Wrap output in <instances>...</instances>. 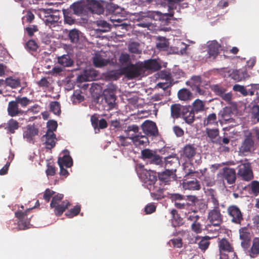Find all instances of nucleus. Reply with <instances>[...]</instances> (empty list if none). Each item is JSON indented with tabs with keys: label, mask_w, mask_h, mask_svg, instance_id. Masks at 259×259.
<instances>
[{
	"label": "nucleus",
	"mask_w": 259,
	"mask_h": 259,
	"mask_svg": "<svg viewBox=\"0 0 259 259\" xmlns=\"http://www.w3.org/2000/svg\"><path fill=\"white\" fill-rule=\"evenodd\" d=\"M73 14L77 16L88 15L89 13L101 14L104 12L103 6L96 0H79L70 6Z\"/></svg>",
	"instance_id": "f257e3e1"
},
{
	"label": "nucleus",
	"mask_w": 259,
	"mask_h": 259,
	"mask_svg": "<svg viewBox=\"0 0 259 259\" xmlns=\"http://www.w3.org/2000/svg\"><path fill=\"white\" fill-rule=\"evenodd\" d=\"M139 132L138 125L133 124L128 125L124 132L126 133L129 139L132 140L133 143L136 146H145L149 143V140L147 136L142 135L141 134H136Z\"/></svg>",
	"instance_id": "f03ea898"
},
{
	"label": "nucleus",
	"mask_w": 259,
	"mask_h": 259,
	"mask_svg": "<svg viewBox=\"0 0 259 259\" xmlns=\"http://www.w3.org/2000/svg\"><path fill=\"white\" fill-rule=\"evenodd\" d=\"M63 197V194H58L53 197L50 203L51 208L54 209V213L57 217L61 216L71 205V203L67 200L62 201Z\"/></svg>",
	"instance_id": "7ed1b4c3"
},
{
	"label": "nucleus",
	"mask_w": 259,
	"mask_h": 259,
	"mask_svg": "<svg viewBox=\"0 0 259 259\" xmlns=\"http://www.w3.org/2000/svg\"><path fill=\"white\" fill-rule=\"evenodd\" d=\"M227 214L230 221L235 225L241 226L244 221L243 212L236 205L228 206L226 210Z\"/></svg>",
	"instance_id": "20e7f679"
},
{
	"label": "nucleus",
	"mask_w": 259,
	"mask_h": 259,
	"mask_svg": "<svg viewBox=\"0 0 259 259\" xmlns=\"http://www.w3.org/2000/svg\"><path fill=\"white\" fill-rule=\"evenodd\" d=\"M122 72L130 79L138 77L144 73L141 63L136 64H130L122 68Z\"/></svg>",
	"instance_id": "39448f33"
},
{
	"label": "nucleus",
	"mask_w": 259,
	"mask_h": 259,
	"mask_svg": "<svg viewBox=\"0 0 259 259\" xmlns=\"http://www.w3.org/2000/svg\"><path fill=\"white\" fill-rule=\"evenodd\" d=\"M139 177L147 189L157 181L156 172L153 170L143 169L139 174Z\"/></svg>",
	"instance_id": "423d86ee"
},
{
	"label": "nucleus",
	"mask_w": 259,
	"mask_h": 259,
	"mask_svg": "<svg viewBox=\"0 0 259 259\" xmlns=\"http://www.w3.org/2000/svg\"><path fill=\"white\" fill-rule=\"evenodd\" d=\"M223 216L221 213L219 208H213L209 210L207 215V220L210 224L208 226H213L219 227L223 222Z\"/></svg>",
	"instance_id": "0eeeda50"
},
{
	"label": "nucleus",
	"mask_w": 259,
	"mask_h": 259,
	"mask_svg": "<svg viewBox=\"0 0 259 259\" xmlns=\"http://www.w3.org/2000/svg\"><path fill=\"white\" fill-rule=\"evenodd\" d=\"M33 208H27L25 211L18 210L15 213V217L19 220L18 225L20 230H25L29 228L30 219L28 218V213Z\"/></svg>",
	"instance_id": "6e6552de"
},
{
	"label": "nucleus",
	"mask_w": 259,
	"mask_h": 259,
	"mask_svg": "<svg viewBox=\"0 0 259 259\" xmlns=\"http://www.w3.org/2000/svg\"><path fill=\"white\" fill-rule=\"evenodd\" d=\"M141 128L146 136L149 137H157L158 130L156 123L150 120L145 121L141 125Z\"/></svg>",
	"instance_id": "1a4fd4ad"
},
{
	"label": "nucleus",
	"mask_w": 259,
	"mask_h": 259,
	"mask_svg": "<svg viewBox=\"0 0 259 259\" xmlns=\"http://www.w3.org/2000/svg\"><path fill=\"white\" fill-rule=\"evenodd\" d=\"M197 153V148L193 144H186L182 149L181 154L182 158L191 161Z\"/></svg>",
	"instance_id": "9d476101"
},
{
	"label": "nucleus",
	"mask_w": 259,
	"mask_h": 259,
	"mask_svg": "<svg viewBox=\"0 0 259 259\" xmlns=\"http://www.w3.org/2000/svg\"><path fill=\"white\" fill-rule=\"evenodd\" d=\"M159 180L164 184L168 185L169 182L176 180V174L174 168L171 169H165L162 172L158 173Z\"/></svg>",
	"instance_id": "9b49d317"
},
{
	"label": "nucleus",
	"mask_w": 259,
	"mask_h": 259,
	"mask_svg": "<svg viewBox=\"0 0 259 259\" xmlns=\"http://www.w3.org/2000/svg\"><path fill=\"white\" fill-rule=\"evenodd\" d=\"M150 192L151 197L155 200H160L164 197V189L162 185L156 182L148 188Z\"/></svg>",
	"instance_id": "f8f14e48"
},
{
	"label": "nucleus",
	"mask_w": 259,
	"mask_h": 259,
	"mask_svg": "<svg viewBox=\"0 0 259 259\" xmlns=\"http://www.w3.org/2000/svg\"><path fill=\"white\" fill-rule=\"evenodd\" d=\"M238 175L245 181H250L253 178V174L249 164L244 163L240 165Z\"/></svg>",
	"instance_id": "ddd939ff"
},
{
	"label": "nucleus",
	"mask_w": 259,
	"mask_h": 259,
	"mask_svg": "<svg viewBox=\"0 0 259 259\" xmlns=\"http://www.w3.org/2000/svg\"><path fill=\"white\" fill-rule=\"evenodd\" d=\"M254 150V142L252 139L251 136L248 135L247 136L242 143L239 148L240 153L246 155L247 153L251 152Z\"/></svg>",
	"instance_id": "4468645a"
},
{
	"label": "nucleus",
	"mask_w": 259,
	"mask_h": 259,
	"mask_svg": "<svg viewBox=\"0 0 259 259\" xmlns=\"http://www.w3.org/2000/svg\"><path fill=\"white\" fill-rule=\"evenodd\" d=\"M218 244L220 256L222 255L223 254L227 253L234 250L233 245L226 238L222 239L219 238L218 239Z\"/></svg>",
	"instance_id": "2eb2a0df"
},
{
	"label": "nucleus",
	"mask_w": 259,
	"mask_h": 259,
	"mask_svg": "<svg viewBox=\"0 0 259 259\" xmlns=\"http://www.w3.org/2000/svg\"><path fill=\"white\" fill-rule=\"evenodd\" d=\"M239 232L240 238L241 240V246L244 249H247L250 245V234L248 232V229L246 227L241 228Z\"/></svg>",
	"instance_id": "dca6fc26"
},
{
	"label": "nucleus",
	"mask_w": 259,
	"mask_h": 259,
	"mask_svg": "<svg viewBox=\"0 0 259 259\" xmlns=\"http://www.w3.org/2000/svg\"><path fill=\"white\" fill-rule=\"evenodd\" d=\"M39 133L38 128L34 124L28 125L26 130L23 133V138L29 143H33L34 137L38 135Z\"/></svg>",
	"instance_id": "f3484780"
},
{
	"label": "nucleus",
	"mask_w": 259,
	"mask_h": 259,
	"mask_svg": "<svg viewBox=\"0 0 259 259\" xmlns=\"http://www.w3.org/2000/svg\"><path fill=\"white\" fill-rule=\"evenodd\" d=\"M221 45L217 40L212 41L208 46V57L210 60H214L218 56Z\"/></svg>",
	"instance_id": "a211bd4d"
},
{
	"label": "nucleus",
	"mask_w": 259,
	"mask_h": 259,
	"mask_svg": "<svg viewBox=\"0 0 259 259\" xmlns=\"http://www.w3.org/2000/svg\"><path fill=\"white\" fill-rule=\"evenodd\" d=\"M154 19L153 14L149 13L148 14L144 13L138 19V23L137 25L143 28L150 27L152 24V21Z\"/></svg>",
	"instance_id": "6ab92c4d"
},
{
	"label": "nucleus",
	"mask_w": 259,
	"mask_h": 259,
	"mask_svg": "<svg viewBox=\"0 0 259 259\" xmlns=\"http://www.w3.org/2000/svg\"><path fill=\"white\" fill-rule=\"evenodd\" d=\"M195 114L190 106H184L182 112V117L185 121L188 124H191L195 120Z\"/></svg>",
	"instance_id": "aec40b11"
},
{
	"label": "nucleus",
	"mask_w": 259,
	"mask_h": 259,
	"mask_svg": "<svg viewBox=\"0 0 259 259\" xmlns=\"http://www.w3.org/2000/svg\"><path fill=\"white\" fill-rule=\"evenodd\" d=\"M46 133V134L41 137V141H44L46 148L51 150L56 145V135L54 133Z\"/></svg>",
	"instance_id": "412c9836"
},
{
	"label": "nucleus",
	"mask_w": 259,
	"mask_h": 259,
	"mask_svg": "<svg viewBox=\"0 0 259 259\" xmlns=\"http://www.w3.org/2000/svg\"><path fill=\"white\" fill-rule=\"evenodd\" d=\"M63 153V156L58 158V163L59 165L65 166L66 168L70 167L73 164V160L69 155V151L64 150Z\"/></svg>",
	"instance_id": "4be33fe9"
},
{
	"label": "nucleus",
	"mask_w": 259,
	"mask_h": 259,
	"mask_svg": "<svg viewBox=\"0 0 259 259\" xmlns=\"http://www.w3.org/2000/svg\"><path fill=\"white\" fill-rule=\"evenodd\" d=\"M7 110L8 115L11 117L22 115L24 113V111L19 108V105L15 100L9 102Z\"/></svg>",
	"instance_id": "5701e85b"
},
{
	"label": "nucleus",
	"mask_w": 259,
	"mask_h": 259,
	"mask_svg": "<svg viewBox=\"0 0 259 259\" xmlns=\"http://www.w3.org/2000/svg\"><path fill=\"white\" fill-rule=\"evenodd\" d=\"M142 68L144 71L145 69L150 70L152 71H157L161 68V66L159 63L155 60L150 59L141 62Z\"/></svg>",
	"instance_id": "b1692460"
},
{
	"label": "nucleus",
	"mask_w": 259,
	"mask_h": 259,
	"mask_svg": "<svg viewBox=\"0 0 259 259\" xmlns=\"http://www.w3.org/2000/svg\"><path fill=\"white\" fill-rule=\"evenodd\" d=\"M206 134L210 141L215 144H222L221 138L219 137V130L218 128L212 129L206 128L205 130Z\"/></svg>",
	"instance_id": "393cba45"
},
{
	"label": "nucleus",
	"mask_w": 259,
	"mask_h": 259,
	"mask_svg": "<svg viewBox=\"0 0 259 259\" xmlns=\"http://www.w3.org/2000/svg\"><path fill=\"white\" fill-rule=\"evenodd\" d=\"M223 177L229 184H233L235 183L236 179L235 170L231 168H225Z\"/></svg>",
	"instance_id": "a878e982"
},
{
	"label": "nucleus",
	"mask_w": 259,
	"mask_h": 259,
	"mask_svg": "<svg viewBox=\"0 0 259 259\" xmlns=\"http://www.w3.org/2000/svg\"><path fill=\"white\" fill-rule=\"evenodd\" d=\"M178 97L181 101L189 102L193 98V95L189 90L183 88L178 91Z\"/></svg>",
	"instance_id": "bb28decb"
},
{
	"label": "nucleus",
	"mask_w": 259,
	"mask_h": 259,
	"mask_svg": "<svg viewBox=\"0 0 259 259\" xmlns=\"http://www.w3.org/2000/svg\"><path fill=\"white\" fill-rule=\"evenodd\" d=\"M165 167L166 169L174 168L176 172V167L179 162L178 158L176 156H169L164 158Z\"/></svg>",
	"instance_id": "cd10ccee"
},
{
	"label": "nucleus",
	"mask_w": 259,
	"mask_h": 259,
	"mask_svg": "<svg viewBox=\"0 0 259 259\" xmlns=\"http://www.w3.org/2000/svg\"><path fill=\"white\" fill-rule=\"evenodd\" d=\"M169 42L164 37L158 36L156 38V47L160 51H165L168 50Z\"/></svg>",
	"instance_id": "c85d7f7f"
},
{
	"label": "nucleus",
	"mask_w": 259,
	"mask_h": 259,
	"mask_svg": "<svg viewBox=\"0 0 259 259\" xmlns=\"http://www.w3.org/2000/svg\"><path fill=\"white\" fill-rule=\"evenodd\" d=\"M58 63L63 67H69L73 65V61L68 54L57 57Z\"/></svg>",
	"instance_id": "c756f323"
},
{
	"label": "nucleus",
	"mask_w": 259,
	"mask_h": 259,
	"mask_svg": "<svg viewBox=\"0 0 259 259\" xmlns=\"http://www.w3.org/2000/svg\"><path fill=\"white\" fill-rule=\"evenodd\" d=\"M200 238V240L198 243V248L203 252H204L209 247L210 245L209 240L211 237L208 236H205L203 237L197 236L196 239Z\"/></svg>",
	"instance_id": "7c9ffc66"
},
{
	"label": "nucleus",
	"mask_w": 259,
	"mask_h": 259,
	"mask_svg": "<svg viewBox=\"0 0 259 259\" xmlns=\"http://www.w3.org/2000/svg\"><path fill=\"white\" fill-rule=\"evenodd\" d=\"M183 187L185 189L191 190H198L201 188L199 182L194 178L192 180L184 182Z\"/></svg>",
	"instance_id": "2f4dec72"
},
{
	"label": "nucleus",
	"mask_w": 259,
	"mask_h": 259,
	"mask_svg": "<svg viewBox=\"0 0 259 259\" xmlns=\"http://www.w3.org/2000/svg\"><path fill=\"white\" fill-rule=\"evenodd\" d=\"M179 104L172 105L170 107L171 116L174 119H177L182 115L183 107Z\"/></svg>",
	"instance_id": "473e14b6"
},
{
	"label": "nucleus",
	"mask_w": 259,
	"mask_h": 259,
	"mask_svg": "<svg viewBox=\"0 0 259 259\" xmlns=\"http://www.w3.org/2000/svg\"><path fill=\"white\" fill-rule=\"evenodd\" d=\"M205 102L197 99H196L192 103V108H191V109L196 114H197L205 110Z\"/></svg>",
	"instance_id": "72a5a7b5"
},
{
	"label": "nucleus",
	"mask_w": 259,
	"mask_h": 259,
	"mask_svg": "<svg viewBox=\"0 0 259 259\" xmlns=\"http://www.w3.org/2000/svg\"><path fill=\"white\" fill-rule=\"evenodd\" d=\"M94 65L96 67H102L109 63V61L103 58L99 54L96 53L93 59Z\"/></svg>",
	"instance_id": "f704fd0d"
},
{
	"label": "nucleus",
	"mask_w": 259,
	"mask_h": 259,
	"mask_svg": "<svg viewBox=\"0 0 259 259\" xmlns=\"http://www.w3.org/2000/svg\"><path fill=\"white\" fill-rule=\"evenodd\" d=\"M187 85L191 87L192 90L196 88L201 86L202 83V78L200 76H193L189 80L186 82Z\"/></svg>",
	"instance_id": "c9c22d12"
},
{
	"label": "nucleus",
	"mask_w": 259,
	"mask_h": 259,
	"mask_svg": "<svg viewBox=\"0 0 259 259\" xmlns=\"http://www.w3.org/2000/svg\"><path fill=\"white\" fill-rule=\"evenodd\" d=\"M19 127L18 122L13 119H10L7 123V127L6 129L11 134H14L15 131L18 130Z\"/></svg>",
	"instance_id": "e433bc0d"
},
{
	"label": "nucleus",
	"mask_w": 259,
	"mask_h": 259,
	"mask_svg": "<svg viewBox=\"0 0 259 259\" xmlns=\"http://www.w3.org/2000/svg\"><path fill=\"white\" fill-rule=\"evenodd\" d=\"M251 257H254L259 254V238H255L253 240L252 245L249 251Z\"/></svg>",
	"instance_id": "4c0bfd02"
},
{
	"label": "nucleus",
	"mask_w": 259,
	"mask_h": 259,
	"mask_svg": "<svg viewBox=\"0 0 259 259\" xmlns=\"http://www.w3.org/2000/svg\"><path fill=\"white\" fill-rule=\"evenodd\" d=\"M208 196L210 197L209 199L213 204V208H219V202L216 192L212 189H208Z\"/></svg>",
	"instance_id": "58836bf2"
},
{
	"label": "nucleus",
	"mask_w": 259,
	"mask_h": 259,
	"mask_svg": "<svg viewBox=\"0 0 259 259\" xmlns=\"http://www.w3.org/2000/svg\"><path fill=\"white\" fill-rule=\"evenodd\" d=\"M104 99L106 102L109 105L110 108L114 107L115 104V101L116 99V96L114 94H108V93L103 94Z\"/></svg>",
	"instance_id": "ea45409f"
},
{
	"label": "nucleus",
	"mask_w": 259,
	"mask_h": 259,
	"mask_svg": "<svg viewBox=\"0 0 259 259\" xmlns=\"http://www.w3.org/2000/svg\"><path fill=\"white\" fill-rule=\"evenodd\" d=\"M217 115L215 113L209 114L203 121L204 126L217 124Z\"/></svg>",
	"instance_id": "a19ab883"
},
{
	"label": "nucleus",
	"mask_w": 259,
	"mask_h": 259,
	"mask_svg": "<svg viewBox=\"0 0 259 259\" xmlns=\"http://www.w3.org/2000/svg\"><path fill=\"white\" fill-rule=\"evenodd\" d=\"M171 214L172 219L175 221L174 223L175 226H180L183 224V219L180 216L177 210L172 209L171 211Z\"/></svg>",
	"instance_id": "79ce46f5"
},
{
	"label": "nucleus",
	"mask_w": 259,
	"mask_h": 259,
	"mask_svg": "<svg viewBox=\"0 0 259 259\" xmlns=\"http://www.w3.org/2000/svg\"><path fill=\"white\" fill-rule=\"evenodd\" d=\"M99 30L102 32H107L110 30V25L105 20H100L97 21Z\"/></svg>",
	"instance_id": "37998d69"
},
{
	"label": "nucleus",
	"mask_w": 259,
	"mask_h": 259,
	"mask_svg": "<svg viewBox=\"0 0 259 259\" xmlns=\"http://www.w3.org/2000/svg\"><path fill=\"white\" fill-rule=\"evenodd\" d=\"M81 207L79 205H76L72 209L65 213V215L68 218H72L77 215L80 211Z\"/></svg>",
	"instance_id": "c03bdc74"
},
{
	"label": "nucleus",
	"mask_w": 259,
	"mask_h": 259,
	"mask_svg": "<svg viewBox=\"0 0 259 259\" xmlns=\"http://www.w3.org/2000/svg\"><path fill=\"white\" fill-rule=\"evenodd\" d=\"M45 21L47 25H52L56 23L60 19L59 15H56V13H53L51 15H45Z\"/></svg>",
	"instance_id": "a18cd8bd"
},
{
	"label": "nucleus",
	"mask_w": 259,
	"mask_h": 259,
	"mask_svg": "<svg viewBox=\"0 0 259 259\" xmlns=\"http://www.w3.org/2000/svg\"><path fill=\"white\" fill-rule=\"evenodd\" d=\"M148 162L151 164H155L160 166H162L163 164L162 157L157 153L155 154L154 156L148 160Z\"/></svg>",
	"instance_id": "49530a36"
},
{
	"label": "nucleus",
	"mask_w": 259,
	"mask_h": 259,
	"mask_svg": "<svg viewBox=\"0 0 259 259\" xmlns=\"http://www.w3.org/2000/svg\"><path fill=\"white\" fill-rule=\"evenodd\" d=\"M69 38L72 43H77L79 38V31L75 29L71 30L68 34Z\"/></svg>",
	"instance_id": "de8ad7c7"
},
{
	"label": "nucleus",
	"mask_w": 259,
	"mask_h": 259,
	"mask_svg": "<svg viewBox=\"0 0 259 259\" xmlns=\"http://www.w3.org/2000/svg\"><path fill=\"white\" fill-rule=\"evenodd\" d=\"M186 218L188 221L193 223L197 222L200 219V216L197 214V211H189L186 214Z\"/></svg>",
	"instance_id": "09e8293b"
},
{
	"label": "nucleus",
	"mask_w": 259,
	"mask_h": 259,
	"mask_svg": "<svg viewBox=\"0 0 259 259\" xmlns=\"http://www.w3.org/2000/svg\"><path fill=\"white\" fill-rule=\"evenodd\" d=\"M156 152L153 151L149 149H145L141 151L142 158L144 160L147 159L148 161L151 159Z\"/></svg>",
	"instance_id": "8fccbe9b"
},
{
	"label": "nucleus",
	"mask_w": 259,
	"mask_h": 259,
	"mask_svg": "<svg viewBox=\"0 0 259 259\" xmlns=\"http://www.w3.org/2000/svg\"><path fill=\"white\" fill-rule=\"evenodd\" d=\"M15 101L17 103V104L20 105V106L22 108H25L28 105L31 101L28 99L26 97H18L16 98Z\"/></svg>",
	"instance_id": "3c124183"
},
{
	"label": "nucleus",
	"mask_w": 259,
	"mask_h": 259,
	"mask_svg": "<svg viewBox=\"0 0 259 259\" xmlns=\"http://www.w3.org/2000/svg\"><path fill=\"white\" fill-rule=\"evenodd\" d=\"M50 111L55 114L59 115L61 113V107L57 101L52 102L50 103Z\"/></svg>",
	"instance_id": "603ef678"
},
{
	"label": "nucleus",
	"mask_w": 259,
	"mask_h": 259,
	"mask_svg": "<svg viewBox=\"0 0 259 259\" xmlns=\"http://www.w3.org/2000/svg\"><path fill=\"white\" fill-rule=\"evenodd\" d=\"M128 51L134 54H141V51L139 49V44L136 42H132L128 45Z\"/></svg>",
	"instance_id": "864d4df0"
},
{
	"label": "nucleus",
	"mask_w": 259,
	"mask_h": 259,
	"mask_svg": "<svg viewBox=\"0 0 259 259\" xmlns=\"http://www.w3.org/2000/svg\"><path fill=\"white\" fill-rule=\"evenodd\" d=\"M212 91L217 95L221 96L224 92H226V89L219 84H213L211 86Z\"/></svg>",
	"instance_id": "5fc2aeb1"
},
{
	"label": "nucleus",
	"mask_w": 259,
	"mask_h": 259,
	"mask_svg": "<svg viewBox=\"0 0 259 259\" xmlns=\"http://www.w3.org/2000/svg\"><path fill=\"white\" fill-rule=\"evenodd\" d=\"M58 123L55 120H51L47 122V131L46 133H51L50 132L54 133L57 128Z\"/></svg>",
	"instance_id": "6e6d98bb"
},
{
	"label": "nucleus",
	"mask_w": 259,
	"mask_h": 259,
	"mask_svg": "<svg viewBox=\"0 0 259 259\" xmlns=\"http://www.w3.org/2000/svg\"><path fill=\"white\" fill-rule=\"evenodd\" d=\"M25 31L29 37H32L35 32L38 31V26L36 25H29L25 28Z\"/></svg>",
	"instance_id": "4d7b16f0"
},
{
	"label": "nucleus",
	"mask_w": 259,
	"mask_h": 259,
	"mask_svg": "<svg viewBox=\"0 0 259 259\" xmlns=\"http://www.w3.org/2000/svg\"><path fill=\"white\" fill-rule=\"evenodd\" d=\"M7 84L12 88H17L20 86V81L12 78H8L6 79Z\"/></svg>",
	"instance_id": "13d9d810"
},
{
	"label": "nucleus",
	"mask_w": 259,
	"mask_h": 259,
	"mask_svg": "<svg viewBox=\"0 0 259 259\" xmlns=\"http://www.w3.org/2000/svg\"><path fill=\"white\" fill-rule=\"evenodd\" d=\"M38 47L37 43L33 39L28 40L26 44V48L29 51H35Z\"/></svg>",
	"instance_id": "bf43d9fd"
},
{
	"label": "nucleus",
	"mask_w": 259,
	"mask_h": 259,
	"mask_svg": "<svg viewBox=\"0 0 259 259\" xmlns=\"http://www.w3.org/2000/svg\"><path fill=\"white\" fill-rule=\"evenodd\" d=\"M189 168L188 169L187 167H185V177L187 178L193 177H197L199 175V173L198 171H195L194 170V168Z\"/></svg>",
	"instance_id": "052dcab7"
},
{
	"label": "nucleus",
	"mask_w": 259,
	"mask_h": 259,
	"mask_svg": "<svg viewBox=\"0 0 259 259\" xmlns=\"http://www.w3.org/2000/svg\"><path fill=\"white\" fill-rule=\"evenodd\" d=\"M220 259H238L237 255L234 250L227 253L223 254L222 255L220 256Z\"/></svg>",
	"instance_id": "680f3d73"
},
{
	"label": "nucleus",
	"mask_w": 259,
	"mask_h": 259,
	"mask_svg": "<svg viewBox=\"0 0 259 259\" xmlns=\"http://www.w3.org/2000/svg\"><path fill=\"white\" fill-rule=\"evenodd\" d=\"M196 95L206 96L208 94V90L201 86L198 87L192 90Z\"/></svg>",
	"instance_id": "e2e57ef3"
},
{
	"label": "nucleus",
	"mask_w": 259,
	"mask_h": 259,
	"mask_svg": "<svg viewBox=\"0 0 259 259\" xmlns=\"http://www.w3.org/2000/svg\"><path fill=\"white\" fill-rule=\"evenodd\" d=\"M170 199L172 202H177L185 200V196L179 193H172L170 194Z\"/></svg>",
	"instance_id": "0e129e2a"
},
{
	"label": "nucleus",
	"mask_w": 259,
	"mask_h": 259,
	"mask_svg": "<svg viewBox=\"0 0 259 259\" xmlns=\"http://www.w3.org/2000/svg\"><path fill=\"white\" fill-rule=\"evenodd\" d=\"M191 229L196 234H199L202 232L201 225L198 221L192 223L191 225Z\"/></svg>",
	"instance_id": "69168bd1"
},
{
	"label": "nucleus",
	"mask_w": 259,
	"mask_h": 259,
	"mask_svg": "<svg viewBox=\"0 0 259 259\" xmlns=\"http://www.w3.org/2000/svg\"><path fill=\"white\" fill-rule=\"evenodd\" d=\"M55 193V192L54 191L48 188L45 190L44 193L43 198L48 202Z\"/></svg>",
	"instance_id": "338daca9"
},
{
	"label": "nucleus",
	"mask_w": 259,
	"mask_h": 259,
	"mask_svg": "<svg viewBox=\"0 0 259 259\" xmlns=\"http://www.w3.org/2000/svg\"><path fill=\"white\" fill-rule=\"evenodd\" d=\"M107 11L109 14H115L116 10L118 9V6L112 3L108 4L106 5Z\"/></svg>",
	"instance_id": "774afa93"
}]
</instances>
